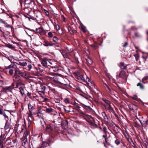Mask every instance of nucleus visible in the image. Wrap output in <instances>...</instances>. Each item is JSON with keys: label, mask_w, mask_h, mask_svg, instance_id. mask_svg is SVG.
<instances>
[{"label": "nucleus", "mask_w": 148, "mask_h": 148, "mask_svg": "<svg viewBox=\"0 0 148 148\" xmlns=\"http://www.w3.org/2000/svg\"><path fill=\"white\" fill-rule=\"evenodd\" d=\"M132 98L137 101H138L139 100V99L138 98L137 96L136 95H134L132 97Z\"/></svg>", "instance_id": "32"}, {"label": "nucleus", "mask_w": 148, "mask_h": 148, "mask_svg": "<svg viewBox=\"0 0 148 148\" xmlns=\"http://www.w3.org/2000/svg\"><path fill=\"white\" fill-rule=\"evenodd\" d=\"M91 46L94 49H96V47L94 44L91 45Z\"/></svg>", "instance_id": "53"}, {"label": "nucleus", "mask_w": 148, "mask_h": 148, "mask_svg": "<svg viewBox=\"0 0 148 148\" xmlns=\"http://www.w3.org/2000/svg\"><path fill=\"white\" fill-rule=\"evenodd\" d=\"M103 100L107 104V105L110 104L111 103L110 102L109 100H107L105 98H103Z\"/></svg>", "instance_id": "27"}, {"label": "nucleus", "mask_w": 148, "mask_h": 148, "mask_svg": "<svg viewBox=\"0 0 148 148\" xmlns=\"http://www.w3.org/2000/svg\"><path fill=\"white\" fill-rule=\"evenodd\" d=\"M77 111L79 113V114L82 115H83L86 116V114L84 112L80 110H77Z\"/></svg>", "instance_id": "39"}, {"label": "nucleus", "mask_w": 148, "mask_h": 148, "mask_svg": "<svg viewBox=\"0 0 148 148\" xmlns=\"http://www.w3.org/2000/svg\"><path fill=\"white\" fill-rule=\"evenodd\" d=\"M20 92L22 96L24 94V91L23 88L22 87H20L19 88Z\"/></svg>", "instance_id": "30"}, {"label": "nucleus", "mask_w": 148, "mask_h": 148, "mask_svg": "<svg viewBox=\"0 0 148 148\" xmlns=\"http://www.w3.org/2000/svg\"><path fill=\"white\" fill-rule=\"evenodd\" d=\"M52 111L53 109L51 108H49L46 109V111L48 112H52Z\"/></svg>", "instance_id": "37"}, {"label": "nucleus", "mask_w": 148, "mask_h": 148, "mask_svg": "<svg viewBox=\"0 0 148 148\" xmlns=\"http://www.w3.org/2000/svg\"><path fill=\"white\" fill-rule=\"evenodd\" d=\"M19 77H21L25 79H27L29 78V75L26 72L21 71L18 74Z\"/></svg>", "instance_id": "1"}, {"label": "nucleus", "mask_w": 148, "mask_h": 148, "mask_svg": "<svg viewBox=\"0 0 148 148\" xmlns=\"http://www.w3.org/2000/svg\"><path fill=\"white\" fill-rule=\"evenodd\" d=\"M119 66L122 69H125L127 67L126 65L123 62L120 63Z\"/></svg>", "instance_id": "18"}, {"label": "nucleus", "mask_w": 148, "mask_h": 148, "mask_svg": "<svg viewBox=\"0 0 148 148\" xmlns=\"http://www.w3.org/2000/svg\"><path fill=\"white\" fill-rule=\"evenodd\" d=\"M60 52L64 58H67L68 57V56L67 54L65 53V51L64 50H61Z\"/></svg>", "instance_id": "22"}, {"label": "nucleus", "mask_w": 148, "mask_h": 148, "mask_svg": "<svg viewBox=\"0 0 148 148\" xmlns=\"http://www.w3.org/2000/svg\"><path fill=\"white\" fill-rule=\"evenodd\" d=\"M68 29L69 31L70 32L71 34H73V31L72 30L70 26H68Z\"/></svg>", "instance_id": "33"}, {"label": "nucleus", "mask_w": 148, "mask_h": 148, "mask_svg": "<svg viewBox=\"0 0 148 148\" xmlns=\"http://www.w3.org/2000/svg\"><path fill=\"white\" fill-rule=\"evenodd\" d=\"M13 69H10L9 71V73L10 75H12L14 73Z\"/></svg>", "instance_id": "43"}, {"label": "nucleus", "mask_w": 148, "mask_h": 148, "mask_svg": "<svg viewBox=\"0 0 148 148\" xmlns=\"http://www.w3.org/2000/svg\"><path fill=\"white\" fill-rule=\"evenodd\" d=\"M47 58H45L41 60V63L43 66L45 67H47L48 65H49L48 63H47Z\"/></svg>", "instance_id": "3"}, {"label": "nucleus", "mask_w": 148, "mask_h": 148, "mask_svg": "<svg viewBox=\"0 0 148 148\" xmlns=\"http://www.w3.org/2000/svg\"><path fill=\"white\" fill-rule=\"evenodd\" d=\"M47 63H48V64L49 65L48 66H50V65H53V62L51 60L47 58Z\"/></svg>", "instance_id": "28"}, {"label": "nucleus", "mask_w": 148, "mask_h": 148, "mask_svg": "<svg viewBox=\"0 0 148 148\" xmlns=\"http://www.w3.org/2000/svg\"><path fill=\"white\" fill-rule=\"evenodd\" d=\"M148 120H147L145 121H143V123L142 126L144 127H146L148 125Z\"/></svg>", "instance_id": "31"}, {"label": "nucleus", "mask_w": 148, "mask_h": 148, "mask_svg": "<svg viewBox=\"0 0 148 148\" xmlns=\"http://www.w3.org/2000/svg\"><path fill=\"white\" fill-rule=\"evenodd\" d=\"M134 56H135V57L136 58V61H138V59L139 57V56L138 54H136L134 55Z\"/></svg>", "instance_id": "44"}, {"label": "nucleus", "mask_w": 148, "mask_h": 148, "mask_svg": "<svg viewBox=\"0 0 148 148\" xmlns=\"http://www.w3.org/2000/svg\"><path fill=\"white\" fill-rule=\"evenodd\" d=\"M4 24L5 25V26L7 28H10V25L9 24H8L7 23H6V22L4 23Z\"/></svg>", "instance_id": "46"}, {"label": "nucleus", "mask_w": 148, "mask_h": 148, "mask_svg": "<svg viewBox=\"0 0 148 148\" xmlns=\"http://www.w3.org/2000/svg\"><path fill=\"white\" fill-rule=\"evenodd\" d=\"M83 108L86 110V112H91L92 110L90 106H88L84 105Z\"/></svg>", "instance_id": "14"}, {"label": "nucleus", "mask_w": 148, "mask_h": 148, "mask_svg": "<svg viewBox=\"0 0 148 148\" xmlns=\"http://www.w3.org/2000/svg\"><path fill=\"white\" fill-rule=\"evenodd\" d=\"M106 86V88H107V90H106L110 94H111L112 90L110 87L106 83H103Z\"/></svg>", "instance_id": "24"}, {"label": "nucleus", "mask_w": 148, "mask_h": 148, "mask_svg": "<svg viewBox=\"0 0 148 148\" xmlns=\"http://www.w3.org/2000/svg\"><path fill=\"white\" fill-rule=\"evenodd\" d=\"M8 120H6V121L5 123V125L4 127L5 129V130H7L10 127V126L9 125V124L8 123Z\"/></svg>", "instance_id": "26"}, {"label": "nucleus", "mask_w": 148, "mask_h": 148, "mask_svg": "<svg viewBox=\"0 0 148 148\" xmlns=\"http://www.w3.org/2000/svg\"><path fill=\"white\" fill-rule=\"evenodd\" d=\"M8 59L11 62H13V57H12V56H10L8 57Z\"/></svg>", "instance_id": "40"}, {"label": "nucleus", "mask_w": 148, "mask_h": 148, "mask_svg": "<svg viewBox=\"0 0 148 148\" xmlns=\"http://www.w3.org/2000/svg\"><path fill=\"white\" fill-rule=\"evenodd\" d=\"M8 48H10V49H13L14 48V47L12 45H10V44L8 45Z\"/></svg>", "instance_id": "48"}, {"label": "nucleus", "mask_w": 148, "mask_h": 148, "mask_svg": "<svg viewBox=\"0 0 148 148\" xmlns=\"http://www.w3.org/2000/svg\"><path fill=\"white\" fill-rule=\"evenodd\" d=\"M28 108L29 111H32L34 109L33 106L30 103L28 104Z\"/></svg>", "instance_id": "23"}, {"label": "nucleus", "mask_w": 148, "mask_h": 148, "mask_svg": "<svg viewBox=\"0 0 148 148\" xmlns=\"http://www.w3.org/2000/svg\"><path fill=\"white\" fill-rule=\"evenodd\" d=\"M17 76V78H14L13 77V78L14 79V80L15 81H18L19 79V77H18V76Z\"/></svg>", "instance_id": "55"}, {"label": "nucleus", "mask_w": 148, "mask_h": 148, "mask_svg": "<svg viewBox=\"0 0 148 148\" xmlns=\"http://www.w3.org/2000/svg\"><path fill=\"white\" fill-rule=\"evenodd\" d=\"M53 125L51 124L47 125L46 127V130L48 132H50L53 130Z\"/></svg>", "instance_id": "5"}, {"label": "nucleus", "mask_w": 148, "mask_h": 148, "mask_svg": "<svg viewBox=\"0 0 148 148\" xmlns=\"http://www.w3.org/2000/svg\"><path fill=\"white\" fill-rule=\"evenodd\" d=\"M137 86H139L140 88L142 89H144V86L143 84H141L140 83H138L137 84Z\"/></svg>", "instance_id": "29"}, {"label": "nucleus", "mask_w": 148, "mask_h": 148, "mask_svg": "<svg viewBox=\"0 0 148 148\" xmlns=\"http://www.w3.org/2000/svg\"><path fill=\"white\" fill-rule=\"evenodd\" d=\"M53 81L56 83H60L64 84V85H67V84H64L63 83L61 82L60 81V78L57 77H53Z\"/></svg>", "instance_id": "7"}, {"label": "nucleus", "mask_w": 148, "mask_h": 148, "mask_svg": "<svg viewBox=\"0 0 148 148\" xmlns=\"http://www.w3.org/2000/svg\"><path fill=\"white\" fill-rule=\"evenodd\" d=\"M58 39L56 36H54L53 38V40L55 42H57L58 41Z\"/></svg>", "instance_id": "34"}, {"label": "nucleus", "mask_w": 148, "mask_h": 148, "mask_svg": "<svg viewBox=\"0 0 148 148\" xmlns=\"http://www.w3.org/2000/svg\"><path fill=\"white\" fill-rule=\"evenodd\" d=\"M85 80H87V81H88V82H89L90 80V79L87 76H86V79H85Z\"/></svg>", "instance_id": "59"}, {"label": "nucleus", "mask_w": 148, "mask_h": 148, "mask_svg": "<svg viewBox=\"0 0 148 148\" xmlns=\"http://www.w3.org/2000/svg\"><path fill=\"white\" fill-rule=\"evenodd\" d=\"M32 111H29V116L31 117H32Z\"/></svg>", "instance_id": "52"}, {"label": "nucleus", "mask_w": 148, "mask_h": 148, "mask_svg": "<svg viewBox=\"0 0 148 148\" xmlns=\"http://www.w3.org/2000/svg\"><path fill=\"white\" fill-rule=\"evenodd\" d=\"M64 109L65 111L66 112H67L68 113L70 112H71V111L70 110H66L65 108H64Z\"/></svg>", "instance_id": "62"}, {"label": "nucleus", "mask_w": 148, "mask_h": 148, "mask_svg": "<svg viewBox=\"0 0 148 148\" xmlns=\"http://www.w3.org/2000/svg\"><path fill=\"white\" fill-rule=\"evenodd\" d=\"M15 69L14 75L13 76L14 78H17V75L21 71L16 66V68H15Z\"/></svg>", "instance_id": "6"}, {"label": "nucleus", "mask_w": 148, "mask_h": 148, "mask_svg": "<svg viewBox=\"0 0 148 148\" xmlns=\"http://www.w3.org/2000/svg\"><path fill=\"white\" fill-rule=\"evenodd\" d=\"M49 36L50 37H51L53 36V35L52 33L51 32H48V33Z\"/></svg>", "instance_id": "49"}, {"label": "nucleus", "mask_w": 148, "mask_h": 148, "mask_svg": "<svg viewBox=\"0 0 148 148\" xmlns=\"http://www.w3.org/2000/svg\"><path fill=\"white\" fill-rule=\"evenodd\" d=\"M2 115H3V116H4V117L5 118V119H8V116H7L6 115V114L5 113V112H3V114H2Z\"/></svg>", "instance_id": "47"}, {"label": "nucleus", "mask_w": 148, "mask_h": 148, "mask_svg": "<svg viewBox=\"0 0 148 148\" xmlns=\"http://www.w3.org/2000/svg\"><path fill=\"white\" fill-rule=\"evenodd\" d=\"M36 5V4L34 1H30L29 2V4L28 5V7L30 8H28L29 10H31L32 8H33Z\"/></svg>", "instance_id": "12"}, {"label": "nucleus", "mask_w": 148, "mask_h": 148, "mask_svg": "<svg viewBox=\"0 0 148 148\" xmlns=\"http://www.w3.org/2000/svg\"><path fill=\"white\" fill-rule=\"evenodd\" d=\"M77 79L79 80H80L84 82H87V80H85V79L83 76L82 75H80V74L78 73L77 75Z\"/></svg>", "instance_id": "8"}, {"label": "nucleus", "mask_w": 148, "mask_h": 148, "mask_svg": "<svg viewBox=\"0 0 148 148\" xmlns=\"http://www.w3.org/2000/svg\"><path fill=\"white\" fill-rule=\"evenodd\" d=\"M75 106L77 108L76 109V110L77 111V110H80L79 108H80L79 106V104L78 103L77 104V105H75L74 106Z\"/></svg>", "instance_id": "41"}, {"label": "nucleus", "mask_w": 148, "mask_h": 148, "mask_svg": "<svg viewBox=\"0 0 148 148\" xmlns=\"http://www.w3.org/2000/svg\"><path fill=\"white\" fill-rule=\"evenodd\" d=\"M110 104H109L108 105H107L106 106L104 105V106L105 107L106 109H107L108 110H109L110 112H112L113 113H115L113 109Z\"/></svg>", "instance_id": "10"}, {"label": "nucleus", "mask_w": 148, "mask_h": 148, "mask_svg": "<svg viewBox=\"0 0 148 148\" xmlns=\"http://www.w3.org/2000/svg\"><path fill=\"white\" fill-rule=\"evenodd\" d=\"M44 44H43V45L44 46H46V47H48V46H53L54 44L52 43H50V42H48L47 41H44Z\"/></svg>", "instance_id": "16"}, {"label": "nucleus", "mask_w": 148, "mask_h": 148, "mask_svg": "<svg viewBox=\"0 0 148 148\" xmlns=\"http://www.w3.org/2000/svg\"><path fill=\"white\" fill-rule=\"evenodd\" d=\"M25 136H24L25 137V139L23 140V142L22 143V145H25L26 143L27 142V138H26L27 136V133L26 134H24Z\"/></svg>", "instance_id": "20"}, {"label": "nucleus", "mask_w": 148, "mask_h": 148, "mask_svg": "<svg viewBox=\"0 0 148 148\" xmlns=\"http://www.w3.org/2000/svg\"><path fill=\"white\" fill-rule=\"evenodd\" d=\"M16 68V65L14 64H11L8 66H7V64L5 66V68L6 69H14Z\"/></svg>", "instance_id": "11"}, {"label": "nucleus", "mask_w": 148, "mask_h": 148, "mask_svg": "<svg viewBox=\"0 0 148 148\" xmlns=\"http://www.w3.org/2000/svg\"><path fill=\"white\" fill-rule=\"evenodd\" d=\"M31 1L30 0H27L25 2V5L28 7V5L29 4V2L30 1Z\"/></svg>", "instance_id": "36"}, {"label": "nucleus", "mask_w": 148, "mask_h": 148, "mask_svg": "<svg viewBox=\"0 0 148 148\" xmlns=\"http://www.w3.org/2000/svg\"><path fill=\"white\" fill-rule=\"evenodd\" d=\"M120 143V141L118 139H116V140L115 141V143L117 145H119Z\"/></svg>", "instance_id": "42"}, {"label": "nucleus", "mask_w": 148, "mask_h": 148, "mask_svg": "<svg viewBox=\"0 0 148 148\" xmlns=\"http://www.w3.org/2000/svg\"><path fill=\"white\" fill-rule=\"evenodd\" d=\"M28 67L29 69H30L32 68V66L31 65H29L28 66Z\"/></svg>", "instance_id": "63"}, {"label": "nucleus", "mask_w": 148, "mask_h": 148, "mask_svg": "<svg viewBox=\"0 0 148 148\" xmlns=\"http://www.w3.org/2000/svg\"><path fill=\"white\" fill-rule=\"evenodd\" d=\"M86 62L90 64L91 65L92 63L93 62L92 60H91V58H90L88 57V58L86 59Z\"/></svg>", "instance_id": "21"}, {"label": "nucleus", "mask_w": 148, "mask_h": 148, "mask_svg": "<svg viewBox=\"0 0 148 148\" xmlns=\"http://www.w3.org/2000/svg\"><path fill=\"white\" fill-rule=\"evenodd\" d=\"M46 87L45 86L43 85H41L40 86V89L41 90L38 91L39 94L41 95L40 93H44L45 92Z\"/></svg>", "instance_id": "15"}, {"label": "nucleus", "mask_w": 148, "mask_h": 148, "mask_svg": "<svg viewBox=\"0 0 148 148\" xmlns=\"http://www.w3.org/2000/svg\"><path fill=\"white\" fill-rule=\"evenodd\" d=\"M12 88L11 86L6 87L3 89V91L6 93L8 92H11Z\"/></svg>", "instance_id": "9"}, {"label": "nucleus", "mask_w": 148, "mask_h": 148, "mask_svg": "<svg viewBox=\"0 0 148 148\" xmlns=\"http://www.w3.org/2000/svg\"><path fill=\"white\" fill-rule=\"evenodd\" d=\"M3 112H2V109L1 108H0V114H3Z\"/></svg>", "instance_id": "60"}, {"label": "nucleus", "mask_w": 148, "mask_h": 148, "mask_svg": "<svg viewBox=\"0 0 148 148\" xmlns=\"http://www.w3.org/2000/svg\"><path fill=\"white\" fill-rule=\"evenodd\" d=\"M103 130L105 134H106V132H107L106 128L105 127H103Z\"/></svg>", "instance_id": "51"}, {"label": "nucleus", "mask_w": 148, "mask_h": 148, "mask_svg": "<svg viewBox=\"0 0 148 148\" xmlns=\"http://www.w3.org/2000/svg\"><path fill=\"white\" fill-rule=\"evenodd\" d=\"M128 44V43L127 42H125V44L123 45V47H126Z\"/></svg>", "instance_id": "57"}, {"label": "nucleus", "mask_w": 148, "mask_h": 148, "mask_svg": "<svg viewBox=\"0 0 148 148\" xmlns=\"http://www.w3.org/2000/svg\"><path fill=\"white\" fill-rule=\"evenodd\" d=\"M44 12L47 16H48L49 15V13L48 11L45 10H44Z\"/></svg>", "instance_id": "50"}, {"label": "nucleus", "mask_w": 148, "mask_h": 148, "mask_svg": "<svg viewBox=\"0 0 148 148\" xmlns=\"http://www.w3.org/2000/svg\"><path fill=\"white\" fill-rule=\"evenodd\" d=\"M85 116L89 119V120L87 121V122H90L91 124L92 123V121H95L94 119L90 115L86 114Z\"/></svg>", "instance_id": "13"}, {"label": "nucleus", "mask_w": 148, "mask_h": 148, "mask_svg": "<svg viewBox=\"0 0 148 148\" xmlns=\"http://www.w3.org/2000/svg\"><path fill=\"white\" fill-rule=\"evenodd\" d=\"M134 34L135 36L137 37L140 38L141 37V35L138 33L135 32L134 33Z\"/></svg>", "instance_id": "45"}, {"label": "nucleus", "mask_w": 148, "mask_h": 148, "mask_svg": "<svg viewBox=\"0 0 148 148\" xmlns=\"http://www.w3.org/2000/svg\"><path fill=\"white\" fill-rule=\"evenodd\" d=\"M48 100V99L47 98H45L44 99L43 102H45Z\"/></svg>", "instance_id": "58"}, {"label": "nucleus", "mask_w": 148, "mask_h": 148, "mask_svg": "<svg viewBox=\"0 0 148 148\" xmlns=\"http://www.w3.org/2000/svg\"><path fill=\"white\" fill-rule=\"evenodd\" d=\"M28 10H29V9H28V8H25L24 9V11L25 12L26 14H25L24 15V16L27 18H28L29 20V21H31L30 19H31V17H32V16H30L29 15V14L30 13V12H33V11H32L31 10H29V12H27Z\"/></svg>", "instance_id": "2"}, {"label": "nucleus", "mask_w": 148, "mask_h": 148, "mask_svg": "<svg viewBox=\"0 0 148 148\" xmlns=\"http://www.w3.org/2000/svg\"><path fill=\"white\" fill-rule=\"evenodd\" d=\"M148 79V76H145L144 77L143 79H142V82L144 83H145L146 82H145V81H146Z\"/></svg>", "instance_id": "35"}, {"label": "nucleus", "mask_w": 148, "mask_h": 148, "mask_svg": "<svg viewBox=\"0 0 148 148\" xmlns=\"http://www.w3.org/2000/svg\"><path fill=\"white\" fill-rule=\"evenodd\" d=\"M17 64L19 65L23 66H26L27 65V63L26 62L23 61L19 62H18Z\"/></svg>", "instance_id": "19"}, {"label": "nucleus", "mask_w": 148, "mask_h": 148, "mask_svg": "<svg viewBox=\"0 0 148 148\" xmlns=\"http://www.w3.org/2000/svg\"><path fill=\"white\" fill-rule=\"evenodd\" d=\"M146 33L147 35V40L148 41V30L147 32Z\"/></svg>", "instance_id": "64"}, {"label": "nucleus", "mask_w": 148, "mask_h": 148, "mask_svg": "<svg viewBox=\"0 0 148 148\" xmlns=\"http://www.w3.org/2000/svg\"><path fill=\"white\" fill-rule=\"evenodd\" d=\"M31 19H32L33 20H37V19L36 18H34L33 16H32V17H31Z\"/></svg>", "instance_id": "61"}, {"label": "nucleus", "mask_w": 148, "mask_h": 148, "mask_svg": "<svg viewBox=\"0 0 148 148\" xmlns=\"http://www.w3.org/2000/svg\"><path fill=\"white\" fill-rule=\"evenodd\" d=\"M119 75V77L123 79H126V73L123 70H122L120 72Z\"/></svg>", "instance_id": "4"}, {"label": "nucleus", "mask_w": 148, "mask_h": 148, "mask_svg": "<svg viewBox=\"0 0 148 148\" xmlns=\"http://www.w3.org/2000/svg\"><path fill=\"white\" fill-rule=\"evenodd\" d=\"M101 115L104 121H106L108 119L107 116L105 112H102Z\"/></svg>", "instance_id": "17"}, {"label": "nucleus", "mask_w": 148, "mask_h": 148, "mask_svg": "<svg viewBox=\"0 0 148 148\" xmlns=\"http://www.w3.org/2000/svg\"><path fill=\"white\" fill-rule=\"evenodd\" d=\"M43 32V29L41 27L36 28V33H40Z\"/></svg>", "instance_id": "25"}, {"label": "nucleus", "mask_w": 148, "mask_h": 148, "mask_svg": "<svg viewBox=\"0 0 148 148\" xmlns=\"http://www.w3.org/2000/svg\"><path fill=\"white\" fill-rule=\"evenodd\" d=\"M64 101L66 103H70L69 99L68 98H65L64 100Z\"/></svg>", "instance_id": "38"}, {"label": "nucleus", "mask_w": 148, "mask_h": 148, "mask_svg": "<svg viewBox=\"0 0 148 148\" xmlns=\"http://www.w3.org/2000/svg\"><path fill=\"white\" fill-rule=\"evenodd\" d=\"M0 22L4 24V23H5V22L3 20L0 18Z\"/></svg>", "instance_id": "54"}, {"label": "nucleus", "mask_w": 148, "mask_h": 148, "mask_svg": "<svg viewBox=\"0 0 148 148\" xmlns=\"http://www.w3.org/2000/svg\"><path fill=\"white\" fill-rule=\"evenodd\" d=\"M27 96L29 97L31 96V93L29 92H28L27 94Z\"/></svg>", "instance_id": "56"}]
</instances>
